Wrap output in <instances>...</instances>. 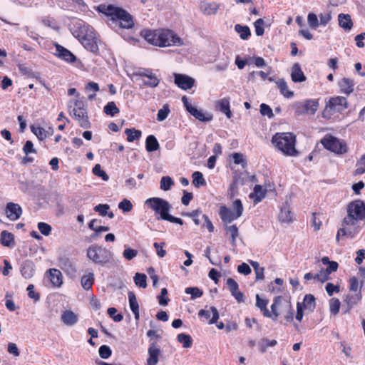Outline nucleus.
Here are the masks:
<instances>
[{
    "instance_id": "nucleus-41",
    "label": "nucleus",
    "mask_w": 365,
    "mask_h": 365,
    "mask_svg": "<svg viewBox=\"0 0 365 365\" xmlns=\"http://www.w3.org/2000/svg\"><path fill=\"white\" fill-rule=\"evenodd\" d=\"M225 230L227 233H229L231 237V244L233 246L236 245V238L239 235L238 228L235 225H226L225 226Z\"/></svg>"
},
{
    "instance_id": "nucleus-50",
    "label": "nucleus",
    "mask_w": 365,
    "mask_h": 365,
    "mask_svg": "<svg viewBox=\"0 0 365 365\" xmlns=\"http://www.w3.org/2000/svg\"><path fill=\"white\" fill-rule=\"evenodd\" d=\"M93 173L102 178L104 181H108L109 180V176L107 175V173L101 169V166L100 164H96L92 170Z\"/></svg>"
},
{
    "instance_id": "nucleus-52",
    "label": "nucleus",
    "mask_w": 365,
    "mask_h": 365,
    "mask_svg": "<svg viewBox=\"0 0 365 365\" xmlns=\"http://www.w3.org/2000/svg\"><path fill=\"white\" fill-rule=\"evenodd\" d=\"M185 292L187 294H190L192 299L199 298V297H202V295L203 294L202 291L201 289H200L199 288L192 287H187L185 290Z\"/></svg>"
},
{
    "instance_id": "nucleus-18",
    "label": "nucleus",
    "mask_w": 365,
    "mask_h": 365,
    "mask_svg": "<svg viewBox=\"0 0 365 365\" xmlns=\"http://www.w3.org/2000/svg\"><path fill=\"white\" fill-rule=\"evenodd\" d=\"M21 273L25 279H31L35 273V264L33 261L26 259L21 265Z\"/></svg>"
},
{
    "instance_id": "nucleus-37",
    "label": "nucleus",
    "mask_w": 365,
    "mask_h": 365,
    "mask_svg": "<svg viewBox=\"0 0 365 365\" xmlns=\"http://www.w3.org/2000/svg\"><path fill=\"white\" fill-rule=\"evenodd\" d=\"M279 220L282 222L289 223L292 220V214L289 207H283L279 215Z\"/></svg>"
},
{
    "instance_id": "nucleus-15",
    "label": "nucleus",
    "mask_w": 365,
    "mask_h": 365,
    "mask_svg": "<svg viewBox=\"0 0 365 365\" xmlns=\"http://www.w3.org/2000/svg\"><path fill=\"white\" fill-rule=\"evenodd\" d=\"M148 358L147 359V365H156L158 363V356L160 350L156 342H152L148 350Z\"/></svg>"
},
{
    "instance_id": "nucleus-57",
    "label": "nucleus",
    "mask_w": 365,
    "mask_h": 365,
    "mask_svg": "<svg viewBox=\"0 0 365 365\" xmlns=\"http://www.w3.org/2000/svg\"><path fill=\"white\" fill-rule=\"evenodd\" d=\"M128 295L129 299V306L131 311L139 309V305L134 292H128Z\"/></svg>"
},
{
    "instance_id": "nucleus-29",
    "label": "nucleus",
    "mask_w": 365,
    "mask_h": 365,
    "mask_svg": "<svg viewBox=\"0 0 365 365\" xmlns=\"http://www.w3.org/2000/svg\"><path fill=\"white\" fill-rule=\"evenodd\" d=\"M61 321L68 326H73L78 322V316L71 310H66L61 314Z\"/></svg>"
},
{
    "instance_id": "nucleus-63",
    "label": "nucleus",
    "mask_w": 365,
    "mask_h": 365,
    "mask_svg": "<svg viewBox=\"0 0 365 365\" xmlns=\"http://www.w3.org/2000/svg\"><path fill=\"white\" fill-rule=\"evenodd\" d=\"M99 355L102 359H108L112 354V351L110 348L107 345H102L100 346L99 350Z\"/></svg>"
},
{
    "instance_id": "nucleus-25",
    "label": "nucleus",
    "mask_w": 365,
    "mask_h": 365,
    "mask_svg": "<svg viewBox=\"0 0 365 365\" xmlns=\"http://www.w3.org/2000/svg\"><path fill=\"white\" fill-rule=\"evenodd\" d=\"M216 108L225 113L228 118L232 117V112L230 106V99L228 98H222L216 102Z\"/></svg>"
},
{
    "instance_id": "nucleus-13",
    "label": "nucleus",
    "mask_w": 365,
    "mask_h": 365,
    "mask_svg": "<svg viewBox=\"0 0 365 365\" xmlns=\"http://www.w3.org/2000/svg\"><path fill=\"white\" fill-rule=\"evenodd\" d=\"M227 285L232 297H235L238 303L244 302V294L239 291V285L237 282L232 278L227 279Z\"/></svg>"
},
{
    "instance_id": "nucleus-22",
    "label": "nucleus",
    "mask_w": 365,
    "mask_h": 365,
    "mask_svg": "<svg viewBox=\"0 0 365 365\" xmlns=\"http://www.w3.org/2000/svg\"><path fill=\"white\" fill-rule=\"evenodd\" d=\"M338 24L346 31H349L353 27L351 16L347 14L341 13L338 15Z\"/></svg>"
},
{
    "instance_id": "nucleus-23",
    "label": "nucleus",
    "mask_w": 365,
    "mask_h": 365,
    "mask_svg": "<svg viewBox=\"0 0 365 365\" xmlns=\"http://www.w3.org/2000/svg\"><path fill=\"white\" fill-rule=\"evenodd\" d=\"M297 304L309 312H313L316 307V299L313 294H307L304 296L303 302Z\"/></svg>"
},
{
    "instance_id": "nucleus-35",
    "label": "nucleus",
    "mask_w": 365,
    "mask_h": 365,
    "mask_svg": "<svg viewBox=\"0 0 365 365\" xmlns=\"http://www.w3.org/2000/svg\"><path fill=\"white\" fill-rule=\"evenodd\" d=\"M276 83L281 94L285 98H290L294 96V93L288 90L287 82L284 79H279L276 82Z\"/></svg>"
},
{
    "instance_id": "nucleus-55",
    "label": "nucleus",
    "mask_w": 365,
    "mask_h": 365,
    "mask_svg": "<svg viewBox=\"0 0 365 365\" xmlns=\"http://www.w3.org/2000/svg\"><path fill=\"white\" fill-rule=\"evenodd\" d=\"M307 22L312 29H317L319 26L317 16L314 13H309L307 16Z\"/></svg>"
},
{
    "instance_id": "nucleus-49",
    "label": "nucleus",
    "mask_w": 365,
    "mask_h": 365,
    "mask_svg": "<svg viewBox=\"0 0 365 365\" xmlns=\"http://www.w3.org/2000/svg\"><path fill=\"white\" fill-rule=\"evenodd\" d=\"M277 344V341L275 339L269 340L266 338H263L259 341L261 352L262 353H264L267 351L268 346H274Z\"/></svg>"
},
{
    "instance_id": "nucleus-14",
    "label": "nucleus",
    "mask_w": 365,
    "mask_h": 365,
    "mask_svg": "<svg viewBox=\"0 0 365 365\" xmlns=\"http://www.w3.org/2000/svg\"><path fill=\"white\" fill-rule=\"evenodd\" d=\"M5 212L9 220L15 221L21 217L22 209L18 204L9 202L6 206Z\"/></svg>"
},
{
    "instance_id": "nucleus-62",
    "label": "nucleus",
    "mask_w": 365,
    "mask_h": 365,
    "mask_svg": "<svg viewBox=\"0 0 365 365\" xmlns=\"http://www.w3.org/2000/svg\"><path fill=\"white\" fill-rule=\"evenodd\" d=\"M292 108L294 110L295 114L297 115H302L307 114L306 111H305V107H304V102H300V101L295 102L292 105Z\"/></svg>"
},
{
    "instance_id": "nucleus-21",
    "label": "nucleus",
    "mask_w": 365,
    "mask_h": 365,
    "mask_svg": "<svg viewBox=\"0 0 365 365\" xmlns=\"http://www.w3.org/2000/svg\"><path fill=\"white\" fill-rule=\"evenodd\" d=\"M338 84L344 94L349 95L354 91V81L349 78H343Z\"/></svg>"
},
{
    "instance_id": "nucleus-54",
    "label": "nucleus",
    "mask_w": 365,
    "mask_h": 365,
    "mask_svg": "<svg viewBox=\"0 0 365 365\" xmlns=\"http://www.w3.org/2000/svg\"><path fill=\"white\" fill-rule=\"evenodd\" d=\"M340 301L338 299L333 298L329 302L330 312L333 315H336L340 309Z\"/></svg>"
},
{
    "instance_id": "nucleus-11",
    "label": "nucleus",
    "mask_w": 365,
    "mask_h": 365,
    "mask_svg": "<svg viewBox=\"0 0 365 365\" xmlns=\"http://www.w3.org/2000/svg\"><path fill=\"white\" fill-rule=\"evenodd\" d=\"M58 261L59 267L66 274L71 277L75 276L77 270L73 262L69 257L62 256L58 258Z\"/></svg>"
},
{
    "instance_id": "nucleus-32",
    "label": "nucleus",
    "mask_w": 365,
    "mask_h": 365,
    "mask_svg": "<svg viewBox=\"0 0 365 365\" xmlns=\"http://www.w3.org/2000/svg\"><path fill=\"white\" fill-rule=\"evenodd\" d=\"M160 148L157 138L153 135H150L145 140V148L149 153L156 151Z\"/></svg>"
},
{
    "instance_id": "nucleus-9",
    "label": "nucleus",
    "mask_w": 365,
    "mask_h": 365,
    "mask_svg": "<svg viewBox=\"0 0 365 365\" xmlns=\"http://www.w3.org/2000/svg\"><path fill=\"white\" fill-rule=\"evenodd\" d=\"M70 112L71 113H73L74 118L78 121L81 128L85 129L91 128V123L86 108L72 109Z\"/></svg>"
},
{
    "instance_id": "nucleus-33",
    "label": "nucleus",
    "mask_w": 365,
    "mask_h": 365,
    "mask_svg": "<svg viewBox=\"0 0 365 365\" xmlns=\"http://www.w3.org/2000/svg\"><path fill=\"white\" fill-rule=\"evenodd\" d=\"M0 242L3 246L10 247L14 245V236L11 232L4 230L1 233Z\"/></svg>"
},
{
    "instance_id": "nucleus-24",
    "label": "nucleus",
    "mask_w": 365,
    "mask_h": 365,
    "mask_svg": "<svg viewBox=\"0 0 365 365\" xmlns=\"http://www.w3.org/2000/svg\"><path fill=\"white\" fill-rule=\"evenodd\" d=\"M291 78L294 83L303 82L306 77L302 71L299 63H294L291 69Z\"/></svg>"
},
{
    "instance_id": "nucleus-51",
    "label": "nucleus",
    "mask_w": 365,
    "mask_h": 365,
    "mask_svg": "<svg viewBox=\"0 0 365 365\" xmlns=\"http://www.w3.org/2000/svg\"><path fill=\"white\" fill-rule=\"evenodd\" d=\"M170 112L169 106L168 104H165L163 108L158 110L157 120L160 122L163 121L168 118Z\"/></svg>"
},
{
    "instance_id": "nucleus-46",
    "label": "nucleus",
    "mask_w": 365,
    "mask_h": 365,
    "mask_svg": "<svg viewBox=\"0 0 365 365\" xmlns=\"http://www.w3.org/2000/svg\"><path fill=\"white\" fill-rule=\"evenodd\" d=\"M192 183L197 187H200V186L205 185L206 182L202 173L195 171L192 173Z\"/></svg>"
},
{
    "instance_id": "nucleus-58",
    "label": "nucleus",
    "mask_w": 365,
    "mask_h": 365,
    "mask_svg": "<svg viewBox=\"0 0 365 365\" xmlns=\"http://www.w3.org/2000/svg\"><path fill=\"white\" fill-rule=\"evenodd\" d=\"M37 227L40 232L45 236H48L52 230L50 225L43 222H38Z\"/></svg>"
},
{
    "instance_id": "nucleus-59",
    "label": "nucleus",
    "mask_w": 365,
    "mask_h": 365,
    "mask_svg": "<svg viewBox=\"0 0 365 365\" xmlns=\"http://www.w3.org/2000/svg\"><path fill=\"white\" fill-rule=\"evenodd\" d=\"M33 133L40 140H43L46 138V130L41 127L31 126Z\"/></svg>"
},
{
    "instance_id": "nucleus-8",
    "label": "nucleus",
    "mask_w": 365,
    "mask_h": 365,
    "mask_svg": "<svg viewBox=\"0 0 365 365\" xmlns=\"http://www.w3.org/2000/svg\"><path fill=\"white\" fill-rule=\"evenodd\" d=\"M321 143L326 149L336 154H344L347 151L346 143L332 135H326Z\"/></svg>"
},
{
    "instance_id": "nucleus-40",
    "label": "nucleus",
    "mask_w": 365,
    "mask_h": 365,
    "mask_svg": "<svg viewBox=\"0 0 365 365\" xmlns=\"http://www.w3.org/2000/svg\"><path fill=\"white\" fill-rule=\"evenodd\" d=\"M322 262L324 265H328L326 269L327 273L331 274L333 272H336L338 269V263L335 261H330L328 257H324L321 259Z\"/></svg>"
},
{
    "instance_id": "nucleus-16",
    "label": "nucleus",
    "mask_w": 365,
    "mask_h": 365,
    "mask_svg": "<svg viewBox=\"0 0 365 365\" xmlns=\"http://www.w3.org/2000/svg\"><path fill=\"white\" fill-rule=\"evenodd\" d=\"M280 314L284 315L285 320L287 322H292L294 321V310L293 309L290 302L284 299L282 303V309Z\"/></svg>"
},
{
    "instance_id": "nucleus-20",
    "label": "nucleus",
    "mask_w": 365,
    "mask_h": 365,
    "mask_svg": "<svg viewBox=\"0 0 365 365\" xmlns=\"http://www.w3.org/2000/svg\"><path fill=\"white\" fill-rule=\"evenodd\" d=\"M220 216L225 224L230 223L240 217H237L235 212H233L226 206H221L220 209Z\"/></svg>"
},
{
    "instance_id": "nucleus-60",
    "label": "nucleus",
    "mask_w": 365,
    "mask_h": 365,
    "mask_svg": "<svg viewBox=\"0 0 365 365\" xmlns=\"http://www.w3.org/2000/svg\"><path fill=\"white\" fill-rule=\"evenodd\" d=\"M107 312L109 317L115 322H120L123 319V316L121 314H116L117 309L115 307L108 308Z\"/></svg>"
},
{
    "instance_id": "nucleus-2",
    "label": "nucleus",
    "mask_w": 365,
    "mask_h": 365,
    "mask_svg": "<svg viewBox=\"0 0 365 365\" xmlns=\"http://www.w3.org/2000/svg\"><path fill=\"white\" fill-rule=\"evenodd\" d=\"M99 12L106 14L110 26L118 25L120 29H132L134 26L133 16L125 10L112 5L101 4L98 7Z\"/></svg>"
},
{
    "instance_id": "nucleus-10",
    "label": "nucleus",
    "mask_w": 365,
    "mask_h": 365,
    "mask_svg": "<svg viewBox=\"0 0 365 365\" xmlns=\"http://www.w3.org/2000/svg\"><path fill=\"white\" fill-rule=\"evenodd\" d=\"M175 83L182 90L190 89L195 83V79L185 74L175 73Z\"/></svg>"
},
{
    "instance_id": "nucleus-27",
    "label": "nucleus",
    "mask_w": 365,
    "mask_h": 365,
    "mask_svg": "<svg viewBox=\"0 0 365 365\" xmlns=\"http://www.w3.org/2000/svg\"><path fill=\"white\" fill-rule=\"evenodd\" d=\"M50 281L55 287H60L63 284V276L61 272L57 269H50L48 270Z\"/></svg>"
},
{
    "instance_id": "nucleus-42",
    "label": "nucleus",
    "mask_w": 365,
    "mask_h": 365,
    "mask_svg": "<svg viewBox=\"0 0 365 365\" xmlns=\"http://www.w3.org/2000/svg\"><path fill=\"white\" fill-rule=\"evenodd\" d=\"M125 133L128 142H133L141 136V131L135 128H126Z\"/></svg>"
},
{
    "instance_id": "nucleus-12",
    "label": "nucleus",
    "mask_w": 365,
    "mask_h": 365,
    "mask_svg": "<svg viewBox=\"0 0 365 365\" xmlns=\"http://www.w3.org/2000/svg\"><path fill=\"white\" fill-rule=\"evenodd\" d=\"M55 55L57 56L61 59L68 62V63H74L76 61V57L74 54H73L69 50L64 48L63 46L56 44L55 45Z\"/></svg>"
},
{
    "instance_id": "nucleus-39",
    "label": "nucleus",
    "mask_w": 365,
    "mask_h": 365,
    "mask_svg": "<svg viewBox=\"0 0 365 365\" xmlns=\"http://www.w3.org/2000/svg\"><path fill=\"white\" fill-rule=\"evenodd\" d=\"M304 103L307 114L314 115L319 108V103L317 101L306 100Z\"/></svg>"
},
{
    "instance_id": "nucleus-38",
    "label": "nucleus",
    "mask_w": 365,
    "mask_h": 365,
    "mask_svg": "<svg viewBox=\"0 0 365 365\" xmlns=\"http://www.w3.org/2000/svg\"><path fill=\"white\" fill-rule=\"evenodd\" d=\"M94 282V274L89 272L81 277V285L85 290H89Z\"/></svg>"
},
{
    "instance_id": "nucleus-28",
    "label": "nucleus",
    "mask_w": 365,
    "mask_h": 365,
    "mask_svg": "<svg viewBox=\"0 0 365 365\" xmlns=\"http://www.w3.org/2000/svg\"><path fill=\"white\" fill-rule=\"evenodd\" d=\"M199 7L200 10L205 15L214 14L218 9V5L214 2L201 1Z\"/></svg>"
},
{
    "instance_id": "nucleus-7",
    "label": "nucleus",
    "mask_w": 365,
    "mask_h": 365,
    "mask_svg": "<svg viewBox=\"0 0 365 365\" xmlns=\"http://www.w3.org/2000/svg\"><path fill=\"white\" fill-rule=\"evenodd\" d=\"M145 205L149 206L157 215H160L158 217V220H166L170 216V210L171 209L170 204L165 200L160 197H150L145 200Z\"/></svg>"
},
{
    "instance_id": "nucleus-19",
    "label": "nucleus",
    "mask_w": 365,
    "mask_h": 365,
    "mask_svg": "<svg viewBox=\"0 0 365 365\" xmlns=\"http://www.w3.org/2000/svg\"><path fill=\"white\" fill-rule=\"evenodd\" d=\"M211 314H212V317L210 319L209 324H213L217 323L220 317L219 312L216 307H210V310L200 309L198 312L199 317L206 319H210Z\"/></svg>"
},
{
    "instance_id": "nucleus-53",
    "label": "nucleus",
    "mask_w": 365,
    "mask_h": 365,
    "mask_svg": "<svg viewBox=\"0 0 365 365\" xmlns=\"http://www.w3.org/2000/svg\"><path fill=\"white\" fill-rule=\"evenodd\" d=\"M355 234V232L353 231L351 228L342 227L338 230L336 240H339L341 236H346L350 238H353L354 237Z\"/></svg>"
},
{
    "instance_id": "nucleus-26",
    "label": "nucleus",
    "mask_w": 365,
    "mask_h": 365,
    "mask_svg": "<svg viewBox=\"0 0 365 365\" xmlns=\"http://www.w3.org/2000/svg\"><path fill=\"white\" fill-rule=\"evenodd\" d=\"M284 299L281 296H277L274 297L273 304L271 305V312L272 319L275 321L277 317L280 314V311L282 309V303L283 302Z\"/></svg>"
},
{
    "instance_id": "nucleus-17",
    "label": "nucleus",
    "mask_w": 365,
    "mask_h": 365,
    "mask_svg": "<svg viewBox=\"0 0 365 365\" xmlns=\"http://www.w3.org/2000/svg\"><path fill=\"white\" fill-rule=\"evenodd\" d=\"M328 106H327V108ZM329 107L337 111H341L347 108V100L345 97L337 96L330 99Z\"/></svg>"
},
{
    "instance_id": "nucleus-5",
    "label": "nucleus",
    "mask_w": 365,
    "mask_h": 365,
    "mask_svg": "<svg viewBox=\"0 0 365 365\" xmlns=\"http://www.w3.org/2000/svg\"><path fill=\"white\" fill-rule=\"evenodd\" d=\"M365 219V205L361 200L351 202L347 206V216L344 217L343 224L354 226L357 221Z\"/></svg>"
},
{
    "instance_id": "nucleus-1",
    "label": "nucleus",
    "mask_w": 365,
    "mask_h": 365,
    "mask_svg": "<svg viewBox=\"0 0 365 365\" xmlns=\"http://www.w3.org/2000/svg\"><path fill=\"white\" fill-rule=\"evenodd\" d=\"M141 34L149 43L156 46L167 47L183 45L182 38L169 29L145 30L141 32Z\"/></svg>"
},
{
    "instance_id": "nucleus-31",
    "label": "nucleus",
    "mask_w": 365,
    "mask_h": 365,
    "mask_svg": "<svg viewBox=\"0 0 365 365\" xmlns=\"http://www.w3.org/2000/svg\"><path fill=\"white\" fill-rule=\"evenodd\" d=\"M190 113L202 122H209L212 119V114L209 113H204L202 110H199L195 107L190 110Z\"/></svg>"
},
{
    "instance_id": "nucleus-3",
    "label": "nucleus",
    "mask_w": 365,
    "mask_h": 365,
    "mask_svg": "<svg viewBox=\"0 0 365 365\" xmlns=\"http://www.w3.org/2000/svg\"><path fill=\"white\" fill-rule=\"evenodd\" d=\"M272 143L285 155L296 156L298 154L295 148L296 136L292 133H277L273 135Z\"/></svg>"
},
{
    "instance_id": "nucleus-36",
    "label": "nucleus",
    "mask_w": 365,
    "mask_h": 365,
    "mask_svg": "<svg viewBox=\"0 0 365 365\" xmlns=\"http://www.w3.org/2000/svg\"><path fill=\"white\" fill-rule=\"evenodd\" d=\"M235 31L239 34L240 38L242 40L247 39L251 36V31L247 26H242L240 24H236L235 26Z\"/></svg>"
},
{
    "instance_id": "nucleus-6",
    "label": "nucleus",
    "mask_w": 365,
    "mask_h": 365,
    "mask_svg": "<svg viewBox=\"0 0 365 365\" xmlns=\"http://www.w3.org/2000/svg\"><path fill=\"white\" fill-rule=\"evenodd\" d=\"M81 44L83 47L93 53H97L98 52V43L99 40L96 36L94 30L89 26H83L81 27V34L78 36Z\"/></svg>"
},
{
    "instance_id": "nucleus-34",
    "label": "nucleus",
    "mask_w": 365,
    "mask_h": 365,
    "mask_svg": "<svg viewBox=\"0 0 365 365\" xmlns=\"http://www.w3.org/2000/svg\"><path fill=\"white\" fill-rule=\"evenodd\" d=\"M268 301L261 299L259 294L256 295V306L262 312L263 315L266 317H272V314L267 308Z\"/></svg>"
},
{
    "instance_id": "nucleus-61",
    "label": "nucleus",
    "mask_w": 365,
    "mask_h": 365,
    "mask_svg": "<svg viewBox=\"0 0 365 365\" xmlns=\"http://www.w3.org/2000/svg\"><path fill=\"white\" fill-rule=\"evenodd\" d=\"M355 175H361L365 173V154L361 156L356 163V169L354 171Z\"/></svg>"
},
{
    "instance_id": "nucleus-56",
    "label": "nucleus",
    "mask_w": 365,
    "mask_h": 365,
    "mask_svg": "<svg viewBox=\"0 0 365 365\" xmlns=\"http://www.w3.org/2000/svg\"><path fill=\"white\" fill-rule=\"evenodd\" d=\"M254 194L255 195V202L257 203L259 202L265 197V192L259 185H256L255 186Z\"/></svg>"
},
{
    "instance_id": "nucleus-4",
    "label": "nucleus",
    "mask_w": 365,
    "mask_h": 365,
    "mask_svg": "<svg viewBox=\"0 0 365 365\" xmlns=\"http://www.w3.org/2000/svg\"><path fill=\"white\" fill-rule=\"evenodd\" d=\"M86 257L95 264L102 267L106 266L113 260L111 251L97 245H92L87 249Z\"/></svg>"
},
{
    "instance_id": "nucleus-47",
    "label": "nucleus",
    "mask_w": 365,
    "mask_h": 365,
    "mask_svg": "<svg viewBox=\"0 0 365 365\" xmlns=\"http://www.w3.org/2000/svg\"><path fill=\"white\" fill-rule=\"evenodd\" d=\"M160 187L164 191H168L171 189L174 185V182L170 176H163L160 180Z\"/></svg>"
},
{
    "instance_id": "nucleus-43",
    "label": "nucleus",
    "mask_w": 365,
    "mask_h": 365,
    "mask_svg": "<svg viewBox=\"0 0 365 365\" xmlns=\"http://www.w3.org/2000/svg\"><path fill=\"white\" fill-rule=\"evenodd\" d=\"M103 111L106 114L114 116L120 112L119 108L116 106L115 102H108L104 107Z\"/></svg>"
},
{
    "instance_id": "nucleus-48",
    "label": "nucleus",
    "mask_w": 365,
    "mask_h": 365,
    "mask_svg": "<svg viewBox=\"0 0 365 365\" xmlns=\"http://www.w3.org/2000/svg\"><path fill=\"white\" fill-rule=\"evenodd\" d=\"M250 264L252 265V267H253L254 270H255V272L256 274V279H263L264 276V267H261L259 266V262H256V261H252V260H250Z\"/></svg>"
},
{
    "instance_id": "nucleus-45",
    "label": "nucleus",
    "mask_w": 365,
    "mask_h": 365,
    "mask_svg": "<svg viewBox=\"0 0 365 365\" xmlns=\"http://www.w3.org/2000/svg\"><path fill=\"white\" fill-rule=\"evenodd\" d=\"M133 279L136 286L141 288H145L147 287V277L145 274L137 272L135 274Z\"/></svg>"
},
{
    "instance_id": "nucleus-30",
    "label": "nucleus",
    "mask_w": 365,
    "mask_h": 365,
    "mask_svg": "<svg viewBox=\"0 0 365 365\" xmlns=\"http://www.w3.org/2000/svg\"><path fill=\"white\" fill-rule=\"evenodd\" d=\"M361 299V295L359 292L354 294H348L345 299L346 304V312H349L354 307L357 305Z\"/></svg>"
},
{
    "instance_id": "nucleus-44",
    "label": "nucleus",
    "mask_w": 365,
    "mask_h": 365,
    "mask_svg": "<svg viewBox=\"0 0 365 365\" xmlns=\"http://www.w3.org/2000/svg\"><path fill=\"white\" fill-rule=\"evenodd\" d=\"M177 339L180 343L182 344L184 348H190L192 344V339L189 334L184 333L179 334Z\"/></svg>"
},
{
    "instance_id": "nucleus-64",
    "label": "nucleus",
    "mask_w": 365,
    "mask_h": 365,
    "mask_svg": "<svg viewBox=\"0 0 365 365\" xmlns=\"http://www.w3.org/2000/svg\"><path fill=\"white\" fill-rule=\"evenodd\" d=\"M147 81H143V84L146 86L155 88L156 87L159 83V79L157 78V76L155 74L150 75L149 77H148Z\"/></svg>"
}]
</instances>
